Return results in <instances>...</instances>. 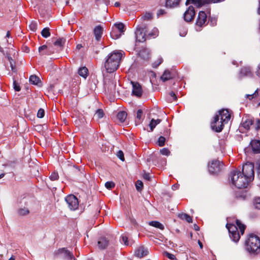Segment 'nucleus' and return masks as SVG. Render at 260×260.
Here are the masks:
<instances>
[{"instance_id":"f257e3e1","label":"nucleus","mask_w":260,"mask_h":260,"mask_svg":"<svg viewBox=\"0 0 260 260\" xmlns=\"http://www.w3.org/2000/svg\"><path fill=\"white\" fill-rule=\"evenodd\" d=\"M124 55L122 51H114L105 58L104 66L108 73L115 72L119 67L120 62Z\"/></svg>"},{"instance_id":"f03ea898","label":"nucleus","mask_w":260,"mask_h":260,"mask_svg":"<svg viewBox=\"0 0 260 260\" xmlns=\"http://www.w3.org/2000/svg\"><path fill=\"white\" fill-rule=\"evenodd\" d=\"M229 180L231 183L238 188L247 187L249 182L241 172L237 170L232 171L229 175Z\"/></svg>"},{"instance_id":"7ed1b4c3","label":"nucleus","mask_w":260,"mask_h":260,"mask_svg":"<svg viewBox=\"0 0 260 260\" xmlns=\"http://www.w3.org/2000/svg\"><path fill=\"white\" fill-rule=\"evenodd\" d=\"M236 224L237 226L231 223H227L226 225L230 234V237L235 242H237L239 241L240 238V234L243 235L245 229V226L242 224L239 220H237Z\"/></svg>"},{"instance_id":"20e7f679","label":"nucleus","mask_w":260,"mask_h":260,"mask_svg":"<svg viewBox=\"0 0 260 260\" xmlns=\"http://www.w3.org/2000/svg\"><path fill=\"white\" fill-rule=\"evenodd\" d=\"M245 248L250 254H257L260 252V239L255 235H250L245 241Z\"/></svg>"},{"instance_id":"39448f33","label":"nucleus","mask_w":260,"mask_h":260,"mask_svg":"<svg viewBox=\"0 0 260 260\" xmlns=\"http://www.w3.org/2000/svg\"><path fill=\"white\" fill-rule=\"evenodd\" d=\"M254 164L252 162H248L243 166L242 172L241 173L245 177H246V179L249 182L254 179Z\"/></svg>"},{"instance_id":"423d86ee","label":"nucleus","mask_w":260,"mask_h":260,"mask_svg":"<svg viewBox=\"0 0 260 260\" xmlns=\"http://www.w3.org/2000/svg\"><path fill=\"white\" fill-rule=\"evenodd\" d=\"M147 26L145 25H142L137 27L135 31L136 41L139 42H143L147 37Z\"/></svg>"},{"instance_id":"0eeeda50","label":"nucleus","mask_w":260,"mask_h":260,"mask_svg":"<svg viewBox=\"0 0 260 260\" xmlns=\"http://www.w3.org/2000/svg\"><path fill=\"white\" fill-rule=\"evenodd\" d=\"M253 122L254 118L253 117L249 116L243 117L240 126V131L243 133L245 131L249 130L250 126L253 124Z\"/></svg>"},{"instance_id":"6e6552de","label":"nucleus","mask_w":260,"mask_h":260,"mask_svg":"<svg viewBox=\"0 0 260 260\" xmlns=\"http://www.w3.org/2000/svg\"><path fill=\"white\" fill-rule=\"evenodd\" d=\"M66 203L71 210H76L78 208L79 202L76 196L70 194L66 197Z\"/></svg>"},{"instance_id":"1a4fd4ad","label":"nucleus","mask_w":260,"mask_h":260,"mask_svg":"<svg viewBox=\"0 0 260 260\" xmlns=\"http://www.w3.org/2000/svg\"><path fill=\"white\" fill-rule=\"evenodd\" d=\"M224 124L225 123L222 122L221 120L219 119L218 115H215L214 120L211 122V126L213 131L216 132H220L222 130Z\"/></svg>"},{"instance_id":"9d476101","label":"nucleus","mask_w":260,"mask_h":260,"mask_svg":"<svg viewBox=\"0 0 260 260\" xmlns=\"http://www.w3.org/2000/svg\"><path fill=\"white\" fill-rule=\"evenodd\" d=\"M222 163L219 160H213L209 165V171L211 174H216L220 171Z\"/></svg>"},{"instance_id":"9b49d317","label":"nucleus","mask_w":260,"mask_h":260,"mask_svg":"<svg viewBox=\"0 0 260 260\" xmlns=\"http://www.w3.org/2000/svg\"><path fill=\"white\" fill-rule=\"evenodd\" d=\"M115 26L118 29L119 32L117 34L115 30H113L110 33L111 37L113 39H117L120 37L121 34L124 32V25L122 23H115Z\"/></svg>"},{"instance_id":"f8f14e48","label":"nucleus","mask_w":260,"mask_h":260,"mask_svg":"<svg viewBox=\"0 0 260 260\" xmlns=\"http://www.w3.org/2000/svg\"><path fill=\"white\" fill-rule=\"evenodd\" d=\"M216 115L219 116V119L222 122L227 123L231 118L229 112L226 109H222L218 111V114Z\"/></svg>"},{"instance_id":"ddd939ff","label":"nucleus","mask_w":260,"mask_h":260,"mask_svg":"<svg viewBox=\"0 0 260 260\" xmlns=\"http://www.w3.org/2000/svg\"><path fill=\"white\" fill-rule=\"evenodd\" d=\"M194 15V8L189 6L184 13V19L186 22H190L193 19Z\"/></svg>"},{"instance_id":"4468645a","label":"nucleus","mask_w":260,"mask_h":260,"mask_svg":"<svg viewBox=\"0 0 260 260\" xmlns=\"http://www.w3.org/2000/svg\"><path fill=\"white\" fill-rule=\"evenodd\" d=\"M207 14L204 11H200L199 13L196 21V25L202 27L205 25L207 22Z\"/></svg>"},{"instance_id":"2eb2a0df","label":"nucleus","mask_w":260,"mask_h":260,"mask_svg":"<svg viewBox=\"0 0 260 260\" xmlns=\"http://www.w3.org/2000/svg\"><path fill=\"white\" fill-rule=\"evenodd\" d=\"M133 85L132 93L133 95L140 97L142 95V90L141 86L138 82H131Z\"/></svg>"},{"instance_id":"dca6fc26","label":"nucleus","mask_w":260,"mask_h":260,"mask_svg":"<svg viewBox=\"0 0 260 260\" xmlns=\"http://www.w3.org/2000/svg\"><path fill=\"white\" fill-rule=\"evenodd\" d=\"M148 254V250L143 246L137 248L135 251V255L138 257L141 258Z\"/></svg>"},{"instance_id":"f3484780","label":"nucleus","mask_w":260,"mask_h":260,"mask_svg":"<svg viewBox=\"0 0 260 260\" xmlns=\"http://www.w3.org/2000/svg\"><path fill=\"white\" fill-rule=\"evenodd\" d=\"M252 151L255 153H260V141L257 140H253L250 143Z\"/></svg>"},{"instance_id":"a211bd4d","label":"nucleus","mask_w":260,"mask_h":260,"mask_svg":"<svg viewBox=\"0 0 260 260\" xmlns=\"http://www.w3.org/2000/svg\"><path fill=\"white\" fill-rule=\"evenodd\" d=\"M103 29L101 25L96 26L94 29V34L96 41H99L103 35Z\"/></svg>"},{"instance_id":"6ab92c4d","label":"nucleus","mask_w":260,"mask_h":260,"mask_svg":"<svg viewBox=\"0 0 260 260\" xmlns=\"http://www.w3.org/2000/svg\"><path fill=\"white\" fill-rule=\"evenodd\" d=\"M98 246L101 249H105L108 246V241L106 238H101L98 241Z\"/></svg>"},{"instance_id":"aec40b11","label":"nucleus","mask_w":260,"mask_h":260,"mask_svg":"<svg viewBox=\"0 0 260 260\" xmlns=\"http://www.w3.org/2000/svg\"><path fill=\"white\" fill-rule=\"evenodd\" d=\"M178 217L182 220L186 221L188 223H191L192 222V217L190 215L186 213L179 214Z\"/></svg>"},{"instance_id":"412c9836","label":"nucleus","mask_w":260,"mask_h":260,"mask_svg":"<svg viewBox=\"0 0 260 260\" xmlns=\"http://www.w3.org/2000/svg\"><path fill=\"white\" fill-rule=\"evenodd\" d=\"M180 0H166V6L168 8H174L178 5Z\"/></svg>"},{"instance_id":"4be33fe9","label":"nucleus","mask_w":260,"mask_h":260,"mask_svg":"<svg viewBox=\"0 0 260 260\" xmlns=\"http://www.w3.org/2000/svg\"><path fill=\"white\" fill-rule=\"evenodd\" d=\"M127 117V113L124 111H119L117 114V118L120 122H123Z\"/></svg>"},{"instance_id":"5701e85b","label":"nucleus","mask_w":260,"mask_h":260,"mask_svg":"<svg viewBox=\"0 0 260 260\" xmlns=\"http://www.w3.org/2000/svg\"><path fill=\"white\" fill-rule=\"evenodd\" d=\"M172 76L169 70H165L160 78L163 82H166L172 79Z\"/></svg>"},{"instance_id":"b1692460","label":"nucleus","mask_w":260,"mask_h":260,"mask_svg":"<svg viewBox=\"0 0 260 260\" xmlns=\"http://www.w3.org/2000/svg\"><path fill=\"white\" fill-rule=\"evenodd\" d=\"M121 242L126 246H131L133 244V241L132 240H128V237L125 235L121 236Z\"/></svg>"},{"instance_id":"393cba45","label":"nucleus","mask_w":260,"mask_h":260,"mask_svg":"<svg viewBox=\"0 0 260 260\" xmlns=\"http://www.w3.org/2000/svg\"><path fill=\"white\" fill-rule=\"evenodd\" d=\"M251 74L250 69L248 67H244L241 69L240 76L241 77L243 76H249Z\"/></svg>"},{"instance_id":"a878e982","label":"nucleus","mask_w":260,"mask_h":260,"mask_svg":"<svg viewBox=\"0 0 260 260\" xmlns=\"http://www.w3.org/2000/svg\"><path fill=\"white\" fill-rule=\"evenodd\" d=\"M160 121L161 120L159 119H157L156 120L152 119L149 124V126L150 128V132H152L153 131V129L158 124H159L160 122Z\"/></svg>"},{"instance_id":"bb28decb","label":"nucleus","mask_w":260,"mask_h":260,"mask_svg":"<svg viewBox=\"0 0 260 260\" xmlns=\"http://www.w3.org/2000/svg\"><path fill=\"white\" fill-rule=\"evenodd\" d=\"M158 30L156 27H154L151 32L147 31V38H154L158 36Z\"/></svg>"},{"instance_id":"cd10ccee","label":"nucleus","mask_w":260,"mask_h":260,"mask_svg":"<svg viewBox=\"0 0 260 260\" xmlns=\"http://www.w3.org/2000/svg\"><path fill=\"white\" fill-rule=\"evenodd\" d=\"M39 52L41 55L50 54L47 50V46L46 45L40 46L39 48Z\"/></svg>"},{"instance_id":"c85d7f7f","label":"nucleus","mask_w":260,"mask_h":260,"mask_svg":"<svg viewBox=\"0 0 260 260\" xmlns=\"http://www.w3.org/2000/svg\"><path fill=\"white\" fill-rule=\"evenodd\" d=\"M149 224L151 226L158 228L160 230L164 229V226L162 224L157 221H151L149 222Z\"/></svg>"},{"instance_id":"c756f323","label":"nucleus","mask_w":260,"mask_h":260,"mask_svg":"<svg viewBox=\"0 0 260 260\" xmlns=\"http://www.w3.org/2000/svg\"><path fill=\"white\" fill-rule=\"evenodd\" d=\"M78 74L84 78H86L88 75V69L86 67L80 68L78 70Z\"/></svg>"},{"instance_id":"7c9ffc66","label":"nucleus","mask_w":260,"mask_h":260,"mask_svg":"<svg viewBox=\"0 0 260 260\" xmlns=\"http://www.w3.org/2000/svg\"><path fill=\"white\" fill-rule=\"evenodd\" d=\"M64 40L63 38H59L54 42V45L56 47L60 48L61 49L63 48Z\"/></svg>"},{"instance_id":"2f4dec72","label":"nucleus","mask_w":260,"mask_h":260,"mask_svg":"<svg viewBox=\"0 0 260 260\" xmlns=\"http://www.w3.org/2000/svg\"><path fill=\"white\" fill-rule=\"evenodd\" d=\"M29 80L31 84L34 85H37L40 82V78L36 75H31Z\"/></svg>"},{"instance_id":"473e14b6","label":"nucleus","mask_w":260,"mask_h":260,"mask_svg":"<svg viewBox=\"0 0 260 260\" xmlns=\"http://www.w3.org/2000/svg\"><path fill=\"white\" fill-rule=\"evenodd\" d=\"M191 2L192 4H194L197 7H201L204 5V2L202 0H187L186 4Z\"/></svg>"},{"instance_id":"72a5a7b5","label":"nucleus","mask_w":260,"mask_h":260,"mask_svg":"<svg viewBox=\"0 0 260 260\" xmlns=\"http://www.w3.org/2000/svg\"><path fill=\"white\" fill-rule=\"evenodd\" d=\"M41 35L43 37L47 38L50 36V29L48 27H45L41 31Z\"/></svg>"},{"instance_id":"f704fd0d","label":"nucleus","mask_w":260,"mask_h":260,"mask_svg":"<svg viewBox=\"0 0 260 260\" xmlns=\"http://www.w3.org/2000/svg\"><path fill=\"white\" fill-rule=\"evenodd\" d=\"M29 28L33 32H35L38 28V23L37 21H33L29 25Z\"/></svg>"},{"instance_id":"c9c22d12","label":"nucleus","mask_w":260,"mask_h":260,"mask_svg":"<svg viewBox=\"0 0 260 260\" xmlns=\"http://www.w3.org/2000/svg\"><path fill=\"white\" fill-rule=\"evenodd\" d=\"M29 211L27 208H20L18 211V213L20 216H24L28 214Z\"/></svg>"},{"instance_id":"e433bc0d","label":"nucleus","mask_w":260,"mask_h":260,"mask_svg":"<svg viewBox=\"0 0 260 260\" xmlns=\"http://www.w3.org/2000/svg\"><path fill=\"white\" fill-rule=\"evenodd\" d=\"M66 260H76L73 254L66 249Z\"/></svg>"},{"instance_id":"4c0bfd02","label":"nucleus","mask_w":260,"mask_h":260,"mask_svg":"<svg viewBox=\"0 0 260 260\" xmlns=\"http://www.w3.org/2000/svg\"><path fill=\"white\" fill-rule=\"evenodd\" d=\"M253 205L256 209H260V198H255L254 199Z\"/></svg>"},{"instance_id":"58836bf2","label":"nucleus","mask_w":260,"mask_h":260,"mask_svg":"<svg viewBox=\"0 0 260 260\" xmlns=\"http://www.w3.org/2000/svg\"><path fill=\"white\" fill-rule=\"evenodd\" d=\"M104 113L102 109H98L95 115L94 116L96 117L98 119L102 118L104 116Z\"/></svg>"},{"instance_id":"ea45409f","label":"nucleus","mask_w":260,"mask_h":260,"mask_svg":"<svg viewBox=\"0 0 260 260\" xmlns=\"http://www.w3.org/2000/svg\"><path fill=\"white\" fill-rule=\"evenodd\" d=\"M109 0H95V3L97 5H101L102 4H105L106 6H108L110 4Z\"/></svg>"},{"instance_id":"a19ab883","label":"nucleus","mask_w":260,"mask_h":260,"mask_svg":"<svg viewBox=\"0 0 260 260\" xmlns=\"http://www.w3.org/2000/svg\"><path fill=\"white\" fill-rule=\"evenodd\" d=\"M170 98H168V100L170 102H172L173 101L177 100V96L173 91H171L169 93Z\"/></svg>"},{"instance_id":"79ce46f5","label":"nucleus","mask_w":260,"mask_h":260,"mask_svg":"<svg viewBox=\"0 0 260 260\" xmlns=\"http://www.w3.org/2000/svg\"><path fill=\"white\" fill-rule=\"evenodd\" d=\"M152 18V14L149 12H146L143 16L142 18L145 20H151Z\"/></svg>"},{"instance_id":"37998d69","label":"nucleus","mask_w":260,"mask_h":260,"mask_svg":"<svg viewBox=\"0 0 260 260\" xmlns=\"http://www.w3.org/2000/svg\"><path fill=\"white\" fill-rule=\"evenodd\" d=\"M59 176L57 172H53L50 176V178L52 181L56 180L58 179Z\"/></svg>"},{"instance_id":"c03bdc74","label":"nucleus","mask_w":260,"mask_h":260,"mask_svg":"<svg viewBox=\"0 0 260 260\" xmlns=\"http://www.w3.org/2000/svg\"><path fill=\"white\" fill-rule=\"evenodd\" d=\"M160 153L165 156H168L170 154V151L167 148H164L160 150Z\"/></svg>"},{"instance_id":"a18cd8bd","label":"nucleus","mask_w":260,"mask_h":260,"mask_svg":"<svg viewBox=\"0 0 260 260\" xmlns=\"http://www.w3.org/2000/svg\"><path fill=\"white\" fill-rule=\"evenodd\" d=\"M136 187L138 191H140L143 188V182L140 180H138L136 182Z\"/></svg>"},{"instance_id":"49530a36","label":"nucleus","mask_w":260,"mask_h":260,"mask_svg":"<svg viewBox=\"0 0 260 260\" xmlns=\"http://www.w3.org/2000/svg\"><path fill=\"white\" fill-rule=\"evenodd\" d=\"M166 141V138L163 136H160L159 137L158 140V144L159 146L161 147L165 145V143Z\"/></svg>"},{"instance_id":"de8ad7c7","label":"nucleus","mask_w":260,"mask_h":260,"mask_svg":"<svg viewBox=\"0 0 260 260\" xmlns=\"http://www.w3.org/2000/svg\"><path fill=\"white\" fill-rule=\"evenodd\" d=\"M162 62V58H159L156 61L152 63V67L153 68H156L159 64L161 63Z\"/></svg>"},{"instance_id":"09e8293b","label":"nucleus","mask_w":260,"mask_h":260,"mask_svg":"<svg viewBox=\"0 0 260 260\" xmlns=\"http://www.w3.org/2000/svg\"><path fill=\"white\" fill-rule=\"evenodd\" d=\"M45 115V111L43 109L40 108L37 113V117L40 118H43Z\"/></svg>"},{"instance_id":"8fccbe9b","label":"nucleus","mask_w":260,"mask_h":260,"mask_svg":"<svg viewBox=\"0 0 260 260\" xmlns=\"http://www.w3.org/2000/svg\"><path fill=\"white\" fill-rule=\"evenodd\" d=\"M258 95V89H257L255 92L252 94H246V96L249 100H251L254 98H256Z\"/></svg>"},{"instance_id":"3c124183","label":"nucleus","mask_w":260,"mask_h":260,"mask_svg":"<svg viewBox=\"0 0 260 260\" xmlns=\"http://www.w3.org/2000/svg\"><path fill=\"white\" fill-rule=\"evenodd\" d=\"M13 88L16 91H19L21 90V87L19 84L16 82V80L13 81Z\"/></svg>"},{"instance_id":"603ef678","label":"nucleus","mask_w":260,"mask_h":260,"mask_svg":"<svg viewBox=\"0 0 260 260\" xmlns=\"http://www.w3.org/2000/svg\"><path fill=\"white\" fill-rule=\"evenodd\" d=\"M164 255L167 256L168 258L170 259H175L176 257L174 254L169 253L167 251H165L164 252Z\"/></svg>"},{"instance_id":"864d4df0","label":"nucleus","mask_w":260,"mask_h":260,"mask_svg":"<svg viewBox=\"0 0 260 260\" xmlns=\"http://www.w3.org/2000/svg\"><path fill=\"white\" fill-rule=\"evenodd\" d=\"M105 185L107 189H111L115 186V184L112 181H108L106 182Z\"/></svg>"},{"instance_id":"5fc2aeb1","label":"nucleus","mask_w":260,"mask_h":260,"mask_svg":"<svg viewBox=\"0 0 260 260\" xmlns=\"http://www.w3.org/2000/svg\"><path fill=\"white\" fill-rule=\"evenodd\" d=\"M209 22L211 26H215L216 25L217 19L215 17H211Z\"/></svg>"},{"instance_id":"6e6d98bb","label":"nucleus","mask_w":260,"mask_h":260,"mask_svg":"<svg viewBox=\"0 0 260 260\" xmlns=\"http://www.w3.org/2000/svg\"><path fill=\"white\" fill-rule=\"evenodd\" d=\"M117 157L122 161L124 160V154L121 150H119L117 154Z\"/></svg>"},{"instance_id":"4d7b16f0","label":"nucleus","mask_w":260,"mask_h":260,"mask_svg":"<svg viewBox=\"0 0 260 260\" xmlns=\"http://www.w3.org/2000/svg\"><path fill=\"white\" fill-rule=\"evenodd\" d=\"M142 110L141 109L138 110L137 112V118L139 119H141L142 118Z\"/></svg>"},{"instance_id":"13d9d810","label":"nucleus","mask_w":260,"mask_h":260,"mask_svg":"<svg viewBox=\"0 0 260 260\" xmlns=\"http://www.w3.org/2000/svg\"><path fill=\"white\" fill-rule=\"evenodd\" d=\"M10 66L11 68V70L13 72H16V68H15V62L14 61H10Z\"/></svg>"},{"instance_id":"bf43d9fd","label":"nucleus","mask_w":260,"mask_h":260,"mask_svg":"<svg viewBox=\"0 0 260 260\" xmlns=\"http://www.w3.org/2000/svg\"><path fill=\"white\" fill-rule=\"evenodd\" d=\"M255 128L256 131L260 129V119H256Z\"/></svg>"},{"instance_id":"052dcab7","label":"nucleus","mask_w":260,"mask_h":260,"mask_svg":"<svg viewBox=\"0 0 260 260\" xmlns=\"http://www.w3.org/2000/svg\"><path fill=\"white\" fill-rule=\"evenodd\" d=\"M143 178L147 180H150L151 178L150 174L149 173H145L143 175Z\"/></svg>"},{"instance_id":"680f3d73","label":"nucleus","mask_w":260,"mask_h":260,"mask_svg":"<svg viewBox=\"0 0 260 260\" xmlns=\"http://www.w3.org/2000/svg\"><path fill=\"white\" fill-rule=\"evenodd\" d=\"M257 176L260 179V161L258 164L257 169Z\"/></svg>"},{"instance_id":"e2e57ef3","label":"nucleus","mask_w":260,"mask_h":260,"mask_svg":"<svg viewBox=\"0 0 260 260\" xmlns=\"http://www.w3.org/2000/svg\"><path fill=\"white\" fill-rule=\"evenodd\" d=\"M256 74L257 76H260V64L257 67V70L256 72Z\"/></svg>"},{"instance_id":"0e129e2a","label":"nucleus","mask_w":260,"mask_h":260,"mask_svg":"<svg viewBox=\"0 0 260 260\" xmlns=\"http://www.w3.org/2000/svg\"><path fill=\"white\" fill-rule=\"evenodd\" d=\"M65 251V248H62L61 249H60L58 250L57 251V254L63 253Z\"/></svg>"},{"instance_id":"69168bd1","label":"nucleus","mask_w":260,"mask_h":260,"mask_svg":"<svg viewBox=\"0 0 260 260\" xmlns=\"http://www.w3.org/2000/svg\"><path fill=\"white\" fill-rule=\"evenodd\" d=\"M165 11L162 9H160L157 13V15H162L164 13Z\"/></svg>"},{"instance_id":"338daca9","label":"nucleus","mask_w":260,"mask_h":260,"mask_svg":"<svg viewBox=\"0 0 260 260\" xmlns=\"http://www.w3.org/2000/svg\"><path fill=\"white\" fill-rule=\"evenodd\" d=\"M194 229L197 231H199L200 229L199 226L196 224H194Z\"/></svg>"},{"instance_id":"774afa93","label":"nucleus","mask_w":260,"mask_h":260,"mask_svg":"<svg viewBox=\"0 0 260 260\" xmlns=\"http://www.w3.org/2000/svg\"><path fill=\"white\" fill-rule=\"evenodd\" d=\"M198 244H199V246H200V247L201 249H202V248H203V244H202V243L200 240H199V241H198Z\"/></svg>"}]
</instances>
